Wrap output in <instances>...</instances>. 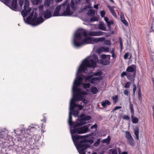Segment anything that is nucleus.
<instances>
[{
	"label": "nucleus",
	"instance_id": "62",
	"mask_svg": "<svg viewBox=\"0 0 154 154\" xmlns=\"http://www.w3.org/2000/svg\"><path fill=\"white\" fill-rule=\"evenodd\" d=\"M91 5H87L85 6L83 8V9L84 10H85L87 8H90L91 7Z\"/></svg>",
	"mask_w": 154,
	"mask_h": 154
},
{
	"label": "nucleus",
	"instance_id": "7",
	"mask_svg": "<svg viewBox=\"0 0 154 154\" xmlns=\"http://www.w3.org/2000/svg\"><path fill=\"white\" fill-rule=\"evenodd\" d=\"M91 119L90 116H86L84 113H82L78 117L77 122L75 124L77 125H82L87 123L86 121L89 120Z\"/></svg>",
	"mask_w": 154,
	"mask_h": 154
},
{
	"label": "nucleus",
	"instance_id": "57",
	"mask_svg": "<svg viewBox=\"0 0 154 154\" xmlns=\"http://www.w3.org/2000/svg\"><path fill=\"white\" fill-rule=\"evenodd\" d=\"M97 125L96 124H95L94 125H92L91 127V129H92L94 128L97 129Z\"/></svg>",
	"mask_w": 154,
	"mask_h": 154
},
{
	"label": "nucleus",
	"instance_id": "56",
	"mask_svg": "<svg viewBox=\"0 0 154 154\" xmlns=\"http://www.w3.org/2000/svg\"><path fill=\"white\" fill-rule=\"evenodd\" d=\"M98 42H103L105 39V38L104 37H100L98 38Z\"/></svg>",
	"mask_w": 154,
	"mask_h": 154
},
{
	"label": "nucleus",
	"instance_id": "58",
	"mask_svg": "<svg viewBox=\"0 0 154 154\" xmlns=\"http://www.w3.org/2000/svg\"><path fill=\"white\" fill-rule=\"evenodd\" d=\"M38 14L36 12H35L34 17H33V18H32V20H34L35 19L38 18Z\"/></svg>",
	"mask_w": 154,
	"mask_h": 154
},
{
	"label": "nucleus",
	"instance_id": "64",
	"mask_svg": "<svg viewBox=\"0 0 154 154\" xmlns=\"http://www.w3.org/2000/svg\"><path fill=\"white\" fill-rule=\"evenodd\" d=\"M82 0H75V2L76 5L79 4Z\"/></svg>",
	"mask_w": 154,
	"mask_h": 154
},
{
	"label": "nucleus",
	"instance_id": "10",
	"mask_svg": "<svg viewBox=\"0 0 154 154\" xmlns=\"http://www.w3.org/2000/svg\"><path fill=\"white\" fill-rule=\"evenodd\" d=\"M126 71L130 73V75L131 76H132V79H134L136 71V66L135 65L132 64L128 66L126 69Z\"/></svg>",
	"mask_w": 154,
	"mask_h": 154
},
{
	"label": "nucleus",
	"instance_id": "2",
	"mask_svg": "<svg viewBox=\"0 0 154 154\" xmlns=\"http://www.w3.org/2000/svg\"><path fill=\"white\" fill-rule=\"evenodd\" d=\"M70 134L73 143L76 147L78 152L87 146H91L90 145L94 142L93 137L88 139V138L90 136H93L94 133L84 135H76L77 133H72L73 128H71L70 129Z\"/></svg>",
	"mask_w": 154,
	"mask_h": 154
},
{
	"label": "nucleus",
	"instance_id": "37",
	"mask_svg": "<svg viewBox=\"0 0 154 154\" xmlns=\"http://www.w3.org/2000/svg\"><path fill=\"white\" fill-rule=\"evenodd\" d=\"M112 100L114 103H116L118 100V97L117 95H115L112 97Z\"/></svg>",
	"mask_w": 154,
	"mask_h": 154
},
{
	"label": "nucleus",
	"instance_id": "18",
	"mask_svg": "<svg viewBox=\"0 0 154 154\" xmlns=\"http://www.w3.org/2000/svg\"><path fill=\"white\" fill-rule=\"evenodd\" d=\"M124 76H126L127 79L131 81H134L135 80V79H133L132 78V76L130 75V73L126 71L122 72L121 74V76L122 77Z\"/></svg>",
	"mask_w": 154,
	"mask_h": 154
},
{
	"label": "nucleus",
	"instance_id": "14",
	"mask_svg": "<svg viewBox=\"0 0 154 154\" xmlns=\"http://www.w3.org/2000/svg\"><path fill=\"white\" fill-rule=\"evenodd\" d=\"M73 110V108L72 106L71 105V107L70 108V111L69 112V118L68 120V122L69 125L70 126V129H71V128H73V127H74V126L75 125L76 123L77 122V120L75 122H72V117L71 116L72 115V111Z\"/></svg>",
	"mask_w": 154,
	"mask_h": 154
},
{
	"label": "nucleus",
	"instance_id": "17",
	"mask_svg": "<svg viewBox=\"0 0 154 154\" xmlns=\"http://www.w3.org/2000/svg\"><path fill=\"white\" fill-rule=\"evenodd\" d=\"M1 130V131L0 130V138L5 139L6 137L8 136V131L5 129Z\"/></svg>",
	"mask_w": 154,
	"mask_h": 154
},
{
	"label": "nucleus",
	"instance_id": "31",
	"mask_svg": "<svg viewBox=\"0 0 154 154\" xmlns=\"http://www.w3.org/2000/svg\"><path fill=\"white\" fill-rule=\"evenodd\" d=\"M138 89V99L140 101L142 99V95L141 93V88L140 85H137Z\"/></svg>",
	"mask_w": 154,
	"mask_h": 154
},
{
	"label": "nucleus",
	"instance_id": "16",
	"mask_svg": "<svg viewBox=\"0 0 154 154\" xmlns=\"http://www.w3.org/2000/svg\"><path fill=\"white\" fill-rule=\"evenodd\" d=\"M43 14L44 17L45 19H48L53 16L52 15L51 11L48 9H47L44 11Z\"/></svg>",
	"mask_w": 154,
	"mask_h": 154
},
{
	"label": "nucleus",
	"instance_id": "59",
	"mask_svg": "<svg viewBox=\"0 0 154 154\" xmlns=\"http://www.w3.org/2000/svg\"><path fill=\"white\" fill-rule=\"evenodd\" d=\"M124 93L125 95L128 96L129 95V91L127 90H124Z\"/></svg>",
	"mask_w": 154,
	"mask_h": 154
},
{
	"label": "nucleus",
	"instance_id": "6",
	"mask_svg": "<svg viewBox=\"0 0 154 154\" xmlns=\"http://www.w3.org/2000/svg\"><path fill=\"white\" fill-rule=\"evenodd\" d=\"M90 124H88L80 128H78L81 125H77L76 124L74 126V127L73 128V130L72 131V133H77L78 134H82L87 133L88 131H90V130L88 129V127Z\"/></svg>",
	"mask_w": 154,
	"mask_h": 154
},
{
	"label": "nucleus",
	"instance_id": "48",
	"mask_svg": "<svg viewBox=\"0 0 154 154\" xmlns=\"http://www.w3.org/2000/svg\"><path fill=\"white\" fill-rule=\"evenodd\" d=\"M131 83L130 82H127L125 84L124 86V87L125 88H128L130 87V84Z\"/></svg>",
	"mask_w": 154,
	"mask_h": 154
},
{
	"label": "nucleus",
	"instance_id": "34",
	"mask_svg": "<svg viewBox=\"0 0 154 154\" xmlns=\"http://www.w3.org/2000/svg\"><path fill=\"white\" fill-rule=\"evenodd\" d=\"M126 138L127 139H130V138L132 137L131 134L129 131H126L125 132V136Z\"/></svg>",
	"mask_w": 154,
	"mask_h": 154
},
{
	"label": "nucleus",
	"instance_id": "44",
	"mask_svg": "<svg viewBox=\"0 0 154 154\" xmlns=\"http://www.w3.org/2000/svg\"><path fill=\"white\" fill-rule=\"evenodd\" d=\"M91 42H98V38H94L91 37Z\"/></svg>",
	"mask_w": 154,
	"mask_h": 154
},
{
	"label": "nucleus",
	"instance_id": "38",
	"mask_svg": "<svg viewBox=\"0 0 154 154\" xmlns=\"http://www.w3.org/2000/svg\"><path fill=\"white\" fill-rule=\"evenodd\" d=\"M100 143V139H97L96 141L93 144V146L95 147H97L99 144Z\"/></svg>",
	"mask_w": 154,
	"mask_h": 154
},
{
	"label": "nucleus",
	"instance_id": "19",
	"mask_svg": "<svg viewBox=\"0 0 154 154\" xmlns=\"http://www.w3.org/2000/svg\"><path fill=\"white\" fill-rule=\"evenodd\" d=\"M106 25L102 22H100L98 25V28L100 30L107 31V29H106Z\"/></svg>",
	"mask_w": 154,
	"mask_h": 154
},
{
	"label": "nucleus",
	"instance_id": "39",
	"mask_svg": "<svg viewBox=\"0 0 154 154\" xmlns=\"http://www.w3.org/2000/svg\"><path fill=\"white\" fill-rule=\"evenodd\" d=\"M94 11L92 9H90L87 12V14L89 15H94Z\"/></svg>",
	"mask_w": 154,
	"mask_h": 154
},
{
	"label": "nucleus",
	"instance_id": "51",
	"mask_svg": "<svg viewBox=\"0 0 154 154\" xmlns=\"http://www.w3.org/2000/svg\"><path fill=\"white\" fill-rule=\"evenodd\" d=\"M122 22L126 26H127L128 25V23L127 21L125 20V19H123L121 20Z\"/></svg>",
	"mask_w": 154,
	"mask_h": 154
},
{
	"label": "nucleus",
	"instance_id": "60",
	"mask_svg": "<svg viewBox=\"0 0 154 154\" xmlns=\"http://www.w3.org/2000/svg\"><path fill=\"white\" fill-rule=\"evenodd\" d=\"M128 54L129 53L128 52H127L125 54L124 56V58L126 60L128 58Z\"/></svg>",
	"mask_w": 154,
	"mask_h": 154
},
{
	"label": "nucleus",
	"instance_id": "35",
	"mask_svg": "<svg viewBox=\"0 0 154 154\" xmlns=\"http://www.w3.org/2000/svg\"><path fill=\"white\" fill-rule=\"evenodd\" d=\"M91 75H93V76H101L102 75V72L101 71H99L98 72L93 73Z\"/></svg>",
	"mask_w": 154,
	"mask_h": 154
},
{
	"label": "nucleus",
	"instance_id": "55",
	"mask_svg": "<svg viewBox=\"0 0 154 154\" xmlns=\"http://www.w3.org/2000/svg\"><path fill=\"white\" fill-rule=\"evenodd\" d=\"M122 108V107L121 106H116L114 109H113L112 111V112H114L115 111L118 110Z\"/></svg>",
	"mask_w": 154,
	"mask_h": 154
},
{
	"label": "nucleus",
	"instance_id": "9",
	"mask_svg": "<svg viewBox=\"0 0 154 154\" xmlns=\"http://www.w3.org/2000/svg\"><path fill=\"white\" fill-rule=\"evenodd\" d=\"M82 35L85 37H88L87 33L85 30L78 29V31L75 32L74 33L73 39H76L80 40L81 38H82Z\"/></svg>",
	"mask_w": 154,
	"mask_h": 154
},
{
	"label": "nucleus",
	"instance_id": "42",
	"mask_svg": "<svg viewBox=\"0 0 154 154\" xmlns=\"http://www.w3.org/2000/svg\"><path fill=\"white\" fill-rule=\"evenodd\" d=\"M102 51L105 52H108L109 51V48L108 47H102L101 48Z\"/></svg>",
	"mask_w": 154,
	"mask_h": 154
},
{
	"label": "nucleus",
	"instance_id": "1",
	"mask_svg": "<svg viewBox=\"0 0 154 154\" xmlns=\"http://www.w3.org/2000/svg\"><path fill=\"white\" fill-rule=\"evenodd\" d=\"M91 57L88 56L85 58L82 62L78 68L76 72V78L74 80L72 86V98H73L75 96L73 101L82 100L85 103H88V101L83 97L82 95L84 94V93L86 94L85 92H81V89L77 87L79 86L82 83V81L83 78L82 75L79 73L81 72L84 73H87L88 70L87 68H95L96 66V63L92 59H90Z\"/></svg>",
	"mask_w": 154,
	"mask_h": 154
},
{
	"label": "nucleus",
	"instance_id": "52",
	"mask_svg": "<svg viewBox=\"0 0 154 154\" xmlns=\"http://www.w3.org/2000/svg\"><path fill=\"white\" fill-rule=\"evenodd\" d=\"M114 23V21L113 20H112L110 21H109L107 23V26H109L110 25H111V24H113Z\"/></svg>",
	"mask_w": 154,
	"mask_h": 154
},
{
	"label": "nucleus",
	"instance_id": "28",
	"mask_svg": "<svg viewBox=\"0 0 154 154\" xmlns=\"http://www.w3.org/2000/svg\"><path fill=\"white\" fill-rule=\"evenodd\" d=\"M128 144L131 146H134V140L133 137L127 139Z\"/></svg>",
	"mask_w": 154,
	"mask_h": 154
},
{
	"label": "nucleus",
	"instance_id": "43",
	"mask_svg": "<svg viewBox=\"0 0 154 154\" xmlns=\"http://www.w3.org/2000/svg\"><path fill=\"white\" fill-rule=\"evenodd\" d=\"M134 134L135 135L137 136L139 135V129L138 128H136L134 130Z\"/></svg>",
	"mask_w": 154,
	"mask_h": 154
},
{
	"label": "nucleus",
	"instance_id": "24",
	"mask_svg": "<svg viewBox=\"0 0 154 154\" xmlns=\"http://www.w3.org/2000/svg\"><path fill=\"white\" fill-rule=\"evenodd\" d=\"M111 104V103L108 100H106L105 101H103L101 102V104L103 108H105L106 105H109Z\"/></svg>",
	"mask_w": 154,
	"mask_h": 154
},
{
	"label": "nucleus",
	"instance_id": "54",
	"mask_svg": "<svg viewBox=\"0 0 154 154\" xmlns=\"http://www.w3.org/2000/svg\"><path fill=\"white\" fill-rule=\"evenodd\" d=\"M120 18L121 20H123V19H125V18L124 15L123 13L122 12H121Z\"/></svg>",
	"mask_w": 154,
	"mask_h": 154
},
{
	"label": "nucleus",
	"instance_id": "5",
	"mask_svg": "<svg viewBox=\"0 0 154 154\" xmlns=\"http://www.w3.org/2000/svg\"><path fill=\"white\" fill-rule=\"evenodd\" d=\"M73 42L74 47L78 48L84 45L92 43L91 37L89 36L87 37L82 39L81 38L80 40L77 39H73Z\"/></svg>",
	"mask_w": 154,
	"mask_h": 154
},
{
	"label": "nucleus",
	"instance_id": "20",
	"mask_svg": "<svg viewBox=\"0 0 154 154\" xmlns=\"http://www.w3.org/2000/svg\"><path fill=\"white\" fill-rule=\"evenodd\" d=\"M31 11V8H28V9H24V10L21 11V15L23 17H25L29 14Z\"/></svg>",
	"mask_w": 154,
	"mask_h": 154
},
{
	"label": "nucleus",
	"instance_id": "23",
	"mask_svg": "<svg viewBox=\"0 0 154 154\" xmlns=\"http://www.w3.org/2000/svg\"><path fill=\"white\" fill-rule=\"evenodd\" d=\"M108 8L109 9L111 13H112V15L116 18H117V15L116 14L115 12V11L113 9L112 7L110 6L109 5H108L107 6Z\"/></svg>",
	"mask_w": 154,
	"mask_h": 154
},
{
	"label": "nucleus",
	"instance_id": "4",
	"mask_svg": "<svg viewBox=\"0 0 154 154\" xmlns=\"http://www.w3.org/2000/svg\"><path fill=\"white\" fill-rule=\"evenodd\" d=\"M75 97L74 96L73 98H72L71 100L70 103L69 111H70V108L71 105L72 107L73 108V110L72 111V114L75 117H79V111L82 109L83 106L81 105L77 104L75 102L73 101V99H74Z\"/></svg>",
	"mask_w": 154,
	"mask_h": 154
},
{
	"label": "nucleus",
	"instance_id": "3",
	"mask_svg": "<svg viewBox=\"0 0 154 154\" xmlns=\"http://www.w3.org/2000/svg\"><path fill=\"white\" fill-rule=\"evenodd\" d=\"M22 129L20 131L14 130V131L16 135H17L18 141L22 143L23 146H28L32 145V139L29 134V132H33L36 130V128L32 125L29 126L26 130L23 127L24 125H21Z\"/></svg>",
	"mask_w": 154,
	"mask_h": 154
},
{
	"label": "nucleus",
	"instance_id": "12",
	"mask_svg": "<svg viewBox=\"0 0 154 154\" xmlns=\"http://www.w3.org/2000/svg\"><path fill=\"white\" fill-rule=\"evenodd\" d=\"M73 13V11L70 10V5L69 3L66 5V9L61 14V16L69 17Z\"/></svg>",
	"mask_w": 154,
	"mask_h": 154
},
{
	"label": "nucleus",
	"instance_id": "61",
	"mask_svg": "<svg viewBox=\"0 0 154 154\" xmlns=\"http://www.w3.org/2000/svg\"><path fill=\"white\" fill-rule=\"evenodd\" d=\"M19 3L20 7H22L23 4V1L22 0H19Z\"/></svg>",
	"mask_w": 154,
	"mask_h": 154
},
{
	"label": "nucleus",
	"instance_id": "8",
	"mask_svg": "<svg viewBox=\"0 0 154 154\" xmlns=\"http://www.w3.org/2000/svg\"><path fill=\"white\" fill-rule=\"evenodd\" d=\"M93 76V75L86 76L85 79V80L88 81L91 84L94 85H95L99 82L102 79V77L101 76L92 78Z\"/></svg>",
	"mask_w": 154,
	"mask_h": 154
},
{
	"label": "nucleus",
	"instance_id": "49",
	"mask_svg": "<svg viewBox=\"0 0 154 154\" xmlns=\"http://www.w3.org/2000/svg\"><path fill=\"white\" fill-rule=\"evenodd\" d=\"M50 5V0H45V5L47 6H49Z\"/></svg>",
	"mask_w": 154,
	"mask_h": 154
},
{
	"label": "nucleus",
	"instance_id": "25",
	"mask_svg": "<svg viewBox=\"0 0 154 154\" xmlns=\"http://www.w3.org/2000/svg\"><path fill=\"white\" fill-rule=\"evenodd\" d=\"M91 92L94 94H96L98 92V90L95 87L92 86L90 88Z\"/></svg>",
	"mask_w": 154,
	"mask_h": 154
},
{
	"label": "nucleus",
	"instance_id": "30",
	"mask_svg": "<svg viewBox=\"0 0 154 154\" xmlns=\"http://www.w3.org/2000/svg\"><path fill=\"white\" fill-rule=\"evenodd\" d=\"M134 116V115H131L132 122L134 124H136L138 122V119L137 117Z\"/></svg>",
	"mask_w": 154,
	"mask_h": 154
},
{
	"label": "nucleus",
	"instance_id": "13",
	"mask_svg": "<svg viewBox=\"0 0 154 154\" xmlns=\"http://www.w3.org/2000/svg\"><path fill=\"white\" fill-rule=\"evenodd\" d=\"M105 34H108L106 35V36H108L109 35L108 33L104 32L100 30L98 31H90L88 33V34L90 36H97L105 35Z\"/></svg>",
	"mask_w": 154,
	"mask_h": 154
},
{
	"label": "nucleus",
	"instance_id": "53",
	"mask_svg": "<svg viewBox=\"0 0 154 154\" xmlns=\"http://www.w3.org/2000/svg\"><path fill=\"white\" fill-rule=\"evenodd\" d=\"M133 94L134 95L135 94V91L137 89V87L136 86V85L135 84H133Z\"/></svg>",
	"mask_w": 154,
	"mask_h": 154
},
{
	"label": "nucleus",
	"instance_id": "47",
	"mask_svg": "<svg viewBox=\"0 0 154 154\" xmlns=\"http://www.w3.org/2000/svg\"><path fill=\"white\" fill-rule=\"evenodd\" d=\"M119 40L120 42V47L121 48V49L122 50V49L123 45H122V38H121V37H119Z\"/></svg>",
	"mask_w": 154,
	"mask_h": 154
},
{
	"label": "nucleus",
	"instance_id": "29",
	"mask_svg": "<svg viewBox=\"0 0 154 154\" xmlns=\"http://www.w3.org/2000/svg\"><path fill=\"white\" fill-rule=\"evenodd\" d=\"M83 85L84 88L88 91V89L90 88L91 85L89 83H84L83 84Z\"/></svg>",
	"mask_w": 154,
	"mask_h": 154
},
{
	"label": "nucleus",
	"instance_id": "32",
	"mask_svg": "<svg viewBox=\"0 0 154 154\" xmlns=\"http://www.w3.org/2000/svg\"><path fill=\"white\" fill-rule=\"evenodd\" d=\"M110 63V60L107 59L104 60H101L100 63L104 65H108Z\"/></svg>",
	"mask_w": 154,
	"mask_h": 154
},
{
	"label": "nucleus",
	"instance_id": "33",
	"mask_svg": "<svg viewBox=\"0 0 154 154\" xmlns=\"http://www.w3.org/2000/svg\"><path fill=\"white\" fill-rule=\"evenodd\" d=\"M130 109L131 113V115H134V107L133 105L131 104V102H130Z\"/></svg>",
	"mask_w": 154,
	"mask_h": 154
},
{
	"label": "nucleus",
	"instance_id": "15",
	"mask_svg": "<svg viewBox=\"0 0 154 154\" xmlns=\"http://www.w3.org/2000/svg\"><path fill=\"white\" fill-rule=\"evenodd\" d=\"M44 21V20L42 16L35 19L34 20H31V22L29 24L32 26H36L42 23Z\"/></svg>",
	"mask_w": 154,
	"mask_h": 154
},
{
	"label": "nucleus",
	"instance_id": "26",
	"mask_svg": "<svg viewBox=\"0 0 154 154\" xmlns=\"http://www.w3.org/2000/svg\"><path fill=\"white\" fill-rule=\"evenodd\" d=\"M75 3L73 0H71L70 3V6H71V8L74 11L76 10V7L75 6Z\"/></svg>",
	"mask_w": 154,
	"mask_h": 154
},
{
	"label": "nucleus",
	"instance_id": "22",
	"mask_svg": "<svg viewBox=\"0 0 154 154\" xmlns=\"http://www.w3.org/2000/svg\"><path fill=\"white\" fill-rule=\"evenodd\" d=\"M17 6V0H13L11 5V9L14 11H15Z\"/></svg>",
	"mask_w": 154,
	"mask_h": 154
},
{
	"label": "nucleus",
	"instance_id": "21",
	"mask_svg": "<svg viewBox=\"0 0 154 154\" xmlns=\"http://www.w3.org/2000/svg\"><path fill=\"white\" fill-rule=\"evenodd\" d=\"M34 14V12L33 11L31 12V14L28 16L26 18V21L24 19V21L25 23L27 24H30L31 22V20L32 19V17Z\"/></svg>",
	"mask_w": 154,
	"mask_h": 154
},
{
	"label": "nucleus",
	"instance_id": "46",
	"mask_svg": "<svg viewBox=\"0 0 154 154\" xmlns=\"http://www.w3.org/2000/svg\"><path fill=\"white\" fill-rule=\"evenodd\" d=\"M39 10H40V11H41L40 13L41 14H42L44 12V10H43V6L42 5H41L39 6Z\"/></svg>",
	"mask_w": 154,
	"mask_h": 154
},
{
	"label": "nucleus",
	"instance_id": "45",
	"mask_svg": "<svg viewBox=\"0 0 154 154\" xmlns=\"http://www.w3.org/2000/svg\"><path fill=\"white\" fill-rule=\"evenodd\" d=\"M151 30L150 31V32L152 31H154V29H153L154 28V17L152 19V23L151 26Z\"/></svg>",
	"mask_w": 154,
	"mask_h": 154
},
{
	"label": "nucleus",
	"instance_id": "41",
	"mask_svg": "<svg viewBox=\"0 0 154 154\" xmlns=\"http://www.w3.org/2000/svg\"><path fill=\"white\" fill-rule=\"evenodd\" d=\"M123 119L126 120H129L130 119V117L129 116L127 115H124L122 117Z\"/></svg>",
	"mask_w": 154,
	"mask_h": 154
},
{
	"label": "nucleus",
	"instance_id": "27",
	"mask_svg": "<svg viewBox=\"0 0 154 154\" xmlns=\"http://www.w3.org/2000/svg\"><path fill=\"white\" fill-rule=\"evenodd\" d=\"M111 140V138L109 136H108L107 138L103 139L101 142L102 143H106L107 144H108Z\"/></svg>",
	"mask_w": 154,
	"mask_h": 154
},
{
	"label": "nucleus",
	"instance_id": "11",
	"mask_svg": "<svg viewBox=\"0 0 154 154\" xmlns=\"http://www.w3.org/2000/svg\"><path fill=\"white\" fill-rule=\"evenodd\" d=\"M67 2V0H66L61 5H57L54 10L52 16L54 17L61 16V14H59V12L61 8V7L62 6L64 8H65Z\"/></svg>",
	"mask_w": 154,
	"mask_h": 154
},
{
	"label": "nucleus",
	"instance_id": "40",
	"mask_svg": "<svg viewBox=\"0 0 154 154\" xmlns=\"http://www.w3.org/2000/svg\"><path fill=\"white\" fill-rule=\"evenodd\" d=\"M98 21V18L97 17L95 16H94L91 17L90 19V21L91 22H93L94 21Z\"/></svg>",
	"mask_w": 154,
	"mask_h": 154
},
{
	"label": "nucleus",
	"instance_id": "63",
	"mask_svg": "<svg viewBox=\"0 0 154 154\" xmlns=\"http://www.w3.org/2000/svg\"><path fill=\"white\" fill-rule=\"evenodd\" d=\"M101 57L103 60H105L106 58V55L103 54L101 55Z\"/></svg>",
	"mask_w": 154,
	"mask_h": 154
},
{
	"label": "nucleus",
	"instance_id": "50",
	"mask_svg": "<svg viewBox=\"0 0 154 154\" xmlns=\"http://www.w3.org/2000/svg\"><path fill=\"white\" fill-rule=\"evenodd\" d=\"M101 16L103 18L105 17V12L104 10L101 11L100 12Z\"/></svg>",
	"mask_w": 154,
	"mask_h": 154
},
{
	"label": "nucleus",
	"instance_id": "36",
	"mask_svg": "<svg viewBox=\"0 0 154 154\" xmlns=\"http://www.w3.org/2000/svg\"><path fill=\"white\" fill-rule=\"evenodd\" d=\"M29 2L28 0H26L25 1L23 7L24 9H28V8H29Z\"/></svg>",
	"mask_w": 154,
	"mask_h": 154
}]
</instances>
